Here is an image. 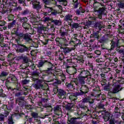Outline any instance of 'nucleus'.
Returning a JSON list of instances; mask_svg holds the SVG:
<instances>
[{
	"instance_id": "nucleus-41",
	"label": "nucleus",
	"mask_w": 124,
	"mask_h": 124,
	"mask_svg": "<svg viewBox=\"0 0 124 124\" xmlns=\"http://www.w3.org/2000/svg\"><path fill=\"white\" fill-rule=\"evenodd\" d=\"M104 91H107V92H109L110 91V87L108 86H106L104 88Z\"/></svg>"
},
{
	"instance_id": "nucleus-59",
	"label": "nucleus",
	"mask_w": 124,
	"mask_h": 124,
	"mask_svg": "<svg viewBox=\"0 0 124 124\" xmlns=\"http://www.w3.org/2000/svg\"><path fill=\"white\" fill-rule=\"evenodd\" d=\"M33 119V118H29L28 119V121L30 123H32V119Z\"/></svg>"
},
{
	"instance_id": "nucleus-11",
	"label": "nucleus",
	"mask_w": 124,
	"mask_h": 124,
	"mask_svg": "<svg viewBox=\"0 0 124 124\" xmlns=\"http://www.w3.org/2000/svg\"><path fill=\"white\" fill-rule=\"evenodd\" d=\"M11 91H13L14 93L15 94V96H20V95H23V92L19 89L11 88Z\"/></svg>"
},
{
	"instance_id": "nucleus-12",
	"label": "nucleus",
	"mask_w": 124,
	"mask_h": 124,
	"mask_svg": "<svg viewBox=\"0 0 124 124\" xmlns=\"http://www.w3.org/2000/svg\"><path fill=\"white\" fill-rule=\"evenodd\" d=\"M32 4L34 9H36V10H40L41 9L42 6L39 2H33L32 3Z\"/></svg>"
},
{
	"instance_id": "nucleus-45",
	"label": "nucleus",
	"mask_w": 124,
	"mask_h": 124,
	"mask_svg": "<svg viewBox=\"0 0 124 124\" xmlns=\"http://www.w3.org/2000/svg\"><path fill=\"white\" fill-rule=\"evenodd\" d=\"M38 32L39 33H43L44 31H43V30L42 29V28H39L38 29Z\"/></svg>"
},
{
	"instance_id": "nucleus-52",
	"label": "nucleus",
	"mask_w": 124,
	"mask_h": 124,
	"mask_svg": "<svg viewBox=\"0 0 124 124\" xmlns=\"http://www.w3.org/2000/svg\"><path fill=\"white\" fill-rule=\"evenodd\" d=\"M87 72H88V71H87L82 70L80 72V74H87Z\"/></svg>"
},
{
	"instance_id": "nucleus-29",
	"label": "nucleus",
	"mask_w": 124,
	"mask_h": 124,
	"mask_svg": "<svg viewBox=\"0 0 124 124\" xmlns=\"http://www.w3.org/2000/svg\"><path fill=\"white\" fill-rule=\"evenodd\" d=\"M8 74H9V72L3 71L1 72L0 76H2V77L7 76Z\"/></svg>"
},
{
	"instance_id": "nucleus-60",
	"label": "nucleus",
	"mask_w": 124,
	"mask_h": 124,
	"mask_svg": "<svg viewBox=\"0 0 124 124\" xmlns=\"http://www.w3.org/2000/svg\"><path fill=\"white\" fill-rule=\"evenodd\" d=\"M47 21H49V17H45L44 20V22H47Z\"/></svg>"
},
{
	"instance_id": "nucleus-49",
	"label": "nucleus",
	"mask_w": 124,
	"mask_h": 124,
	"mask_svg": "<svg viewBox=\"0 0 124 124\" xmlns=\"http://www.w3.org/2000/svg\"><path fill=\"white\" fill-rule=\"evenodd\" d=\"M119 7H120L121 8H124V3H120L119 4Z\"/></svg>"
},
{
	"instance_id": "nucleus-28",
	"label": "nucleus",
	"mask_w": 124,
	"mask_h": 124,
	"mask_svg": "<svg viewBox=\"0 0 124 124\" xmlns=\"http://www.w3.org/2000/svg\"><path fill=\"white\" fill-rule=\"evenodd\" d=\"M27 50H28V47H27L26 46H23V47H22L19 50V52H20V53H23V52H25V51H27Z\"/></svg>"
},
{
	"instance_id": "nucleus-55",
	"label": "nucleus",
	"mask_w": 124,
	"mask_h": 124,
	"mask_svg": "<svg viewBox=\"0 0 124 124\" xmlns=\"http://www.w3.org/2000/svg\"><path fill=\"white\" fill-rule=\"evenodd\" d=\"M79 9H80V10H81V13H85V10L83 9L82 8V7H79Z\"/></svg>"
},
{
	"instance_id": "nucleus-44",
	"label": "nucleus",
	"mask_w": 124,
	"mask_h": 124,
	"mask_svg": "<svg viewBox=\"0 0 124 124\" xmlns=\"http://www.w3.org/2000/svg\"><path fill=\"white\" fill-rule=\"evenodd\" d=\"M8 115H9V112L8 111H5L4 112V115L3 116L4 117H7V116H8Z\"/></svg>"
},
{
	"instance_id": "nucleus-22",
	"label": "nucleus",
	"mask_w": 124,
	"mask_h": 124,
	"mask_svg": "<svg viewBox=\"0 0 124 124\" xmlns=\"http://www.w3.org/2000/svg\"><path fill=\"white\" fill-rule=\"evenodd\" d=\"M110 116H111V114H106L103 117L104 121H105V122H108V121H109V120H110Z\"/></svg>"
},
{
	"instance_id": "nucleus-18",
	"label": "nucleus",
	"mask_w": 124,
	"mask_h": 124,
	"mask_svg": "<svg viewBox=\"0 0 124 124\" xmlns=\"http://www.w3.org/2000/svg\"><path fill=\"white\" fill-rule=\"evenodd\" d=\"M22 27L27 31H29V28L31 27V25L28 23H23L22 24Z\"/></svg>"
},
{
	"instance_id": "nucleus-63",
	"label": "nucleus",
	"mask_w": 124,
	"mask_h": 124,
	"mask_svg": "<svg viewBox=\"0 0 124 124\" xmlns=\"http://www.w3.org/2000/svg\"><path fill=\"white\" fill-rule=\"evenodd\" d=\"M101 29H104V27L103 26H99V29L100 31H101Z\"/></svg>"
},
{
	"instance_id": "nucleus-7",
	"label": "nucleus",
	"mask_w": 124,
	"mask_h": 124,
	"mask_svg": "<svg viewBox=\"0 0 124 124\" xmlns=\"http://www.w3.org/2000/svg\"><path fill=\"white\" fill-rule=\"evenodd\" d=\"M72 17H73V16L70 14H68L65 16L64 20L66 22H68V25L69 26H71V23L73 22Z\"/></svg>"
},
{
	"instance_id": "nucleus-27",
	"label": "nucleus",
	"mask_w": 124,
	"mask_h": 124,
	"mask_svg": "<svg viewBox=\"0 0 124 124\" xmlns=\"http://www.w3.org/2000/svg\"><path fill=\"white\" fill-rule=\"evenodd\" d=\"M59 2H62L61 4H62L64 6L67 5V0H59Z\"/></svg>"
},
{
	"instance_id": "nucleus-42",
	"label": "nucleus",
	"mask_w": 124,
	"mask_h": 124,
	"mask_svg": "<svg viewBox=\"0 0 124 124\" xmlns=\"http://www.w3.org/2000/svg\"><path fill=\"white\" fill-rule=\"evenodd\" d=\"M5 25V22L4 21L0 20V27H2Z\"/></svg>"
},
{
	"instance_id": "nucleus-1",
	"label": "nucleus",
	"mask_w": 124,
	"mask_h": 124,
	"mask_svg": "<svg viewBox=\"0 0 124 124\" xmlns=\"http://www.w3.org/2000/svg\"><path fill=\"white\" fill-rule=\"evenodd\" d=\"M32 80L36 83L32 84V86L36 90H45V87L43 85V81L39 80L37 78H34V77L32 78Z\"/></svg>"
},
{
	"instance_id": "nucleus-51",
	"label": "nucleus",
	"mask_w": 124,
	"mask_h": 124,
	"mask_svg": "<svg viewBox=\"0 0 124 124\" xmlns=\"http://www.w3.org/2000/svg\"><path fill=\"white\" fill-rule=\"evenodd\" d=\"M115 113H120L119 112V108L116 107L114 109Z\"/></svg>"
},
{
	"instance_id": "nucleus-3",
	"label": "nucleus",
	"mask_w": 124,
	"mask_h": 124,
	"mask_svg": "<svg viewBox=\"0 0 124 124\" xmlns=\"http://www.w3.org/2000/svg\"><path fill=\"white\" fill-rule=\"evenodd\" d=\"M73 82L76 84L77 86H78V85H79V83H78V80H77V79H73L72 80V82L70 83L66 82L65 83L66 87L71 91H72L75 89V87L73 86Z\"/></svg>"
},
{
	"instance_id": "nucleus-56",
	"label": "nucleus",
	"mask_w": 124,
	"mask_h": 124,
	"mask_svg": "<svg viewBox=\"0 0 124 124\" xmlns=\"http://www.w3.org/2000/svg\"><path fill=\"white\" fill-rule=\"evenodd\" d=\"M76 13L78 15H80V13H81V12L79 10H77Z\"/></svg>"
},
{
	"instance_id": "nucleus-43",
	"label": "nucleus",
	"mask_w": 124,
	"mask_h": 124,
	"mask_svg": "<svg viewBox=\"0 0 124 124\" xmlns=\"http://www.w3.org/2000/svg\"><path fill=\"white\" fill-rule=\"evenodd\" d=\"M7 109L9 111L11 110V104H8L7 106Z\"/></svg>"
},
{
	"instance_id": "nucleus-54",
	"label": "nucleus",
	"mask_w": 124,
	"mask_h": 124,
	"mask_svg": "<svg viewBox=\"0 0 124 124\" xmlns=\"http://www.w3.org/2000/svg\"><path fill=\"white\" fill-rule=\"evenodd\" d=\"M47 10L48 11V12H51V11H53V8H49V7H47Z\"/></svg>"
},
{
	"instance_id": "nucleus-61",
	"label": "nucleus",
	"mask_w": 124,
	"mask_h": 124,
	"mask_svg": "<svg viewBox=\"0 0 124 124\" xmlns=\"http://www.w3.org/2000/svg\"><path fill=\"white\" fill-rule=\"evenodd\" d=\"M19 3H24V0H18Z\"/></svg>"
},
{
	"instance_id": "nucleus-64",
	"label": "nucleus",
	"mask_w": 124,
	"mask_h": 124,
	"mask_svg": "<svg viewBox=\"0 0 124 124\" xmlns=\"http://www.w3.org/2000/svg\"><path fill=\"white\" fill-rule=\"evenodd\" d=\"M99 106H100V107L103 108V107H104V105L101 104H100Z\"/></svg>"
},
{
	"instance_id": "nucleus-46",
	"label": "nucleus",
	"mask_w": 124,
	"mask_h": 124,
	"mask_svg": "<svg viewBox=\"0 0 124 124\" xmlns=\"http://www.w3.org/2000/svg\"><path fill=\"white\" fill-rule=\"evenodd\" d=\"M95 53L96 55H97L98 56H100V55H101V52L99 50H96L95 51Z\"/></svg>"
},
{
	"instance_id": "nucleus-32",
	"label": "nucleus",
	"mask_w": 124,
	"mask_h": 124,
	"mask_svg": "<svg viewBox=\"0 0 124 124\" xmlns=\"http://www.w3.org/2000/svg\"><path fill=\"white\" fill-rule=\"evenodd\" d=\"M31 116L34 119H37L38 118V114L36 112H32L31 113Z\"/></svg>"
},
{
	"instance_id": "nucleus-17",
	"label": "nucleus",
	"mask_w": 124,
	"mask_h": 124,
	"mask_svg": "<svg viewBox=\"0 0 124 124\" xmlns=\"http://www.w3.org/2000/svg\"><path fill=\"white\" fill-rule=\"evenodd\" d=\"M105 11V7L102 6V7H100L98 10V13L99 14L102 15L104 14V12Z\"/></svg>"
},
{
	"instance_id": "nucleus-23",
	"label": "nucleus",
	"mask_w": 124,
	"mask_h": 124,
	"mask_svg": "<svg viewBox=\"0 0 124 124\" xmlns=\"http://www.w3.org/2000/svg\"><path fill=\"white\" fill-rule=\"evenodd\" d=\"M15 24H16V21L14 20L12 23L8 24V29H11V28H13V27L15 26Z\"/></svg>"
},
{
	"instance_id": "nucleus-62",
	"label": "nucleus",
	"mask_w": 124,
	"mask_h": 124,
	"mask_svg": "<svg viewBox=\"0 0 124 124\" xmlns=\"http://www.w3.org/2000/svg\"><path fill=\"white\" fill-rule=\"evenodd\" d=\"M96 62H100L101 61H100V59H97L96 60Z\"/></svg>"
},
{
	"instance_id": "nucleus-30",
	"label": "nucleus",
	"mask_w": 124,
	"mask_h": 124,
	"mask_svg": "<svg viewBox=\"0 0 124 124\" xmlns=\"http://www.w3.org/2000/svg\"><path fill=\"white\" fill-rule=\"evenodd\" d=\"M40 73H41V71L39 70H36L32 72V74H35L36 76H38L39 74H40Z\"/></svg>"
},
{
	"instance_id": "nucleus-57",
	"label": "nucleus",
	"mask_w": 124,
	"mask_h": 124,
	"mask_svg": "<svg viewBox=\"0 0 124 124\" xmlns=\"http://www.w3.org/2000/svg\"><path fill=\"white\" fill-rule=\"evenodd\" d=\"M45 4H49V1L47 0H43Z\"/></svg>"
},
{
	"instance_id": "nucleus-24",
	"label": "nucleus",
	"mask_w": 124,
	"mask_h": 124,
	"mask_svg": "<svg viewBox=\"0 0 124 124\" xmlns=\"http://www.w3.org/2000/svg\"><path fill=\"white\" fill-rule=\"evenodd\" d=\"M8 80L9 81V82H13V83H14V82H16L17 81V78L15 77H10L8 78Z\"/></svg>"
},
{
	"instance_id": "nucleus-47",
	"label": "nucleus",
	"mask_w": 124,
	"mask_h": 124,
	"mask_svg": "<svg viewBox=\"0 0 124 124\" xmlns=\"http://www.w3.org/2000/svg\"><path fill=\"white\" fill-rule=\"evenodd\" d=\"M22 22H23V23H27V22H28V18H27L26 17H24L22 20H21Z\"/></svg>"
},
{
	"instance_id": "nucleus-31",
	"label": "nucleus",
	"mask_w": 124,
	"mask_h": 124,
	"mask_svg": "<svg viewBox=\"0 0 124 124\" xmlns=\"http://www.w3.org/2000/svg\"><path fill=\"white\" fill-rule=\"evenodd\" d=\"M71 26H72V29H78V28H79V24L76 23H74Z\"/></svg>"
},
{
	"instance_id": "nucleus-38",
	"label": "nucleus",
	"mask_w": 124,
	"mask_h": 124,
	"mask_svg": "<svg viewBox=\"0 0 124 124\" xmlns=\"http://www.w3.org/2000/svg\"><path fill=\"white\" fill-rule=\"evenodd\" d=\"M58 14V11L56 10H52V12H51L52 15H54V16H55V15H57Z\"/></svg>"
},
{
	"instance_id": "nucleus-10",
	"label": "nucleus",
	"mask_w": 124,
	"mask_h": 124,
	"mask_svg": "<svg viewBox=\"0 0 124 124\" xmlns=\"http://www.w3.org/2000/svg\"><path fill=\"white\" fill-rule=\"evenodd\" d=\"M82 118H83V116H80L78 118H72L70 117H68L67 124H75V123H76V120H78V119H82Z\"/></svg>"
},
{
	"instance_id": "nucleus-36",
	"label": "nucleus",
	"mask_w": 124,
	"mask_h": 124,
	"mask_svg": "<svg viewBox=\"0 0 124 124\" xmlns=\"http://www.w3.org/2000/svg\"><path fill=\"white\" fill-rule=\"evenodd\" d=\"M0 121L4 122V116L3 114H0Z\"/></svg>"
},
{
	"instance_id": "nucleus-4",
	"label": "nucleus",
	"mask_w": 124,
	"mask_h": 124,
	"mask_svg": "<svg viewBox=\"0 0 124 124\" xmlns=\"http://www.w3.org/2000/svg\"><path fill=\"white\" fill-rule=\"evenodd\" d=\"M53 91L56 92H54V93H58V96L59 98H62V96H64V95L66 94V92L62 89H57V88H55L54 89Z\"/></svg>"
},
{
	"instance_id": "nucleus-35",
	"label": "nucleus",
	"mask_w": 124,
	"mask_h": 124,
	"mask_svg": "<svg viewBox=\"0 0 124 124\" xmlns=\"http://www.w3.org/2000/svg\"><path fill=\"white\" fill-rule=\"evenodd\" d=\"M8 124H13V119H12V116H11L8 119Z\"/></svg>"
},
{
	"instance_id": "nucleus-26",
	"label": "nucleus",
	"mask_w": 124,
	"mask_h": 124,
	"mask_svg": "<svg viewBox=\"0 0 124 124\" xmlns=\"http://www.w3.org/2000/svg\"><path fill=\"white\" fill-rule=\"evenodd\" d=\"M98 33H99V31L97 32H94L93 33V37L94 38H96L97 39V40H98V39H99V38H100V37H99V35L98 34Z\"/></svg>"
},
{
	"instance_id": "nucleus-20",
	"label": "nucleus",
	"mask_w": 124,
	"mask_h": 124,
	"mask_svg": "<svg viewBox=\"0 0 124 124\" xmlns=\"http://www.w3.org/2000/svg\"><path fill=\"white\" fill-rule=\"evenodd\" d=\"M52 23H53L55 26H61L62 25V21H61V20L55 19L52 20Z\"/></svg>"
},
{
	"instance_id": "nucleus-5",
	"label": "nucleus",
	"mask_w": 124,
	"mask_h": 124,
	"mask_svg": "<svg viewBox=\"0 0 124 124\" xmlns=\"http://www.w3.org/2000/svg\"><path fill=\"white\" fill-rule=\"evenodd\" d=\"M52 110H53L54 114L57 116H60V115L62 114V106L61 105H57L54 107Z\"/></svg>"
},
{
	"instance_id": "nucleus-53",
	"label": "nucleus",
	"mask_w": 124,
	"mask_h": 124,
	"mask_svg": "<svg viewBox=\"0 0 124 124\" xmlns=\"http://www.w3.org/2000/svg\"><path fill=\"white\" fill-rule=\"evenodd\" d=\"M119 53H122L124 55V49H121L119 50ZM123 58V60H124V56Z\"/></svg>"
},
{
	"instance_id": "nucleus-33",
	"label": "nucleus",
	"mask_w": 124,
	"mask_h": 124,
	"mask_svg": "<svg viewBox=\"0 0 124 124\" xmlns=\"http://www.w3.org/2000/svg\"><path fill=\"white\" fill-rule=\"evenodd\" d=\"M65 108H66V110H70L71 109V108H72V104H68L67 105V106H66Z\"/></svg>"
},
{
	"instance_id": "nucleus-8",
	"label": "nucleus",
	"mask_w": 124,
	"mask_h": 124,
	"mask_svg": "<svg viewBox=\"0 0 124 124\" xmlns=\"http://www.w3.org/2000/svg\"><path fill=\"white\" fill-rule=\"evenodd\" d=\"M93 11L94 12H97L98 13V10L96 9V8L98 7H102V6H104L103 4L96 1H94L93 4Z\"/></svg>"
},
{
	"instance_id": "nucleus-50",
	"label": "nucleus",
	"mask_w": 124,
	"mask_h": 124,
	"mask_svg": "<svg viewBox=\"0 0 124 124\" xmlns=\"http://www.w3.org/2000/svg\"><path fill=\"white\" fill-rule=\"evenodd\" d=\"M63 56V58L64 59V56H63V55L62 54V53H61L60 55H59V60H60V61H62V58L61 57Z\"/></svg>"
},
{
	"instance_id": "nucleus-16",
	"label": "nucleus",
	"mask_w": 124,
	"mask_h": 124,
	"mask_svg": "<svg viewBox=\"0 0 124 124\" xmlns=\"http://www.w3.org/2000/svg\"><path fill=\"white\" fill-rule=\"evenodd\" d=\"M69 99L71 101H75L77 99V96L74 93H72L69 96Z\"/></svg>"
},
{
	"instance_id": "nucleus-58",
	"label": "nucleus",
	"mask_w": 124,
	"mask_h": 124,
	"mask_svg": "<svg viewBox=\"0 0 124 124\" xmlns=\"http://www.w3.org/2000/svg\"><path fill=\"white\" fill-rule=\"evenodd\" d=\"M73 20H74V21H79V20H78V17H77V16L74 17Z\"/></svg>"
},
{
	"instance_id": "nucleus-34",
	"label": "nucleus",
	"mask_w": 124,
	"mask_h": 124,
	"mask_svg": "<svg viewBox=\"0 0 124 124\" xmlns=\"http://www.w3.org/2000/svg\"><path fill=\"white\" fill-rule=\"evenodd\" d=\"M22 59L25 63H28V62H29V58L26 56H24V57H23Z\"/></svg>"
},
{
	"instance_id": "nucleus-15",
	"label": "nucleus",
	"mask_w": 124,
	"mask_h": 124,
	"mask_svg": "<svg viewBox=\"0 0 124 124\" xmlns=\"http://www.w3.org/2000/svg\"><path fill=\"white\" fill-rule=\"evenodd\" d=\"M24 102H25L24 97H20L16 99V103H24Z\"/></svg>"
},
{
	"instance_id": "nucleus-48",
	"label": "nucleus",
	"mask_w": 124,
	"mask_h": 124,
	"mask_svg": "<svg viewBox=\"0 0 124 124\" xmlns=\"http://www.w3.org/2000/svg\"><path fill=\"white\" fill-rule=\"evenodd\" d=\"M55 5H56V6H57V7H58V8H59V9H60L61 10H62V6H61V5H57V3H55Z\"/></svg>"
},
{
	"instance_id": "nucleus-14",
	"label": "nucleus",
	"mask_w": 124,
	"mask_h": 124,
	"mask_svg": "<svg viewBox=\"0 0 124 124\" xmlns=\"http://www.w3.org/2000/svg\"><path fill=\"white\" fill-rule=\"evenodd\" d=\"M22 37L25 39L26 41H31V35L26 33V34H23L22 35Z\"/></svg>"
},
{
	"instance_id": "nucleus-25",
	"label": "nucleus",
	"mask_w": 124,
	"mask_h": 124,
	"mask_svg": "<svg viewBox=\"0 0 124 124\" xmlns=\"http://www.w3.org/2000/svg\"><path fill=\"white\" fill-rule=\"evenodd\" d=\"M63 53L66 55L68 53H69V52H71V49L69 48V47H66L63 48Z\"/></svg>"
},
{
	"instance_id": "nucleus-39",
	"label": "nucleus",
	"mask_w": 124,
	"mask_h": 124,
	"mask_svg": "<svg viewBox=\"0 0 124 124\" xmlns=\"http://www.w3.org/2000/svg\"><path fill=\"white\" fill-rule=\"evenodd\" d=\"M44 63H45V62H39V63H38V67H41L43 66V64H44Z\"/></svg>"
},
{
	"instance_id": "nucleus-2",
	"label": "nucleus",
	"mask_w": 124,
	"mask_h": 124,
	"mask_svg": "<svg viewBox=\"0 0 124 124\" xmlns=\"http://www.w3.org/2000/svg\"><path fill=\"white\" fill-rule=\"evenodd\" d=\"M81 104H79V106L80 108H82V109H84L85 110L88 109V107L84 106V104L85 103H88L91 105V104H93L94 102V100L91 98V97H87L84 98L82 99V101L80 102Z\"/></svg>"
},
{
	"instance_id": "nucleus-13",
	"label": "nucleus",
	"mask_w": 124,
	"mask_h": 124,
	"mask_svg": "<svg viewBox=\"0 0 124 124\" xmlns=\"http://www.w3.org/2000/svg\"><path fill=\"white\" fill-rule=\"evenodd\" d=\"M120 91H122L121 86H120V85H117L110 91V92L112 93H119Z\"/></svg>"
},
{
	"instance_id": "nucleus-40",
	"label": "nucleus",
	"mask_w": 124,
	"mask_h": 124,
	"mask_svg": "<svg viewBox=\"0 0 124 124\" xmlns=\"http://www.w3.org/2000/svg\"><path fill=\"white\" fill-rule=\"evenodd\" d=\"M30 81L27 79H24L22 81V83L23 85H27L28 83H29Z\"/></svg>"
},
{
	"instance_id": "nucleus-37",
	"label": "nucleus",
	"mask_w": 124,
	"mask_h": 124,
	"mask_svg": "<svg viewBox=\"0 0 124 124\" xmlns=\"http://www.w3.org/2000/svg\"><path fill=\"white\" fill-rule=\"evenodd\" d=\"M61 35L62 38V37H64V36H65L66 35H67V32L63 31L61 32Z\"/></svg>"
},
{
	"instance_id": "nucleus-21",
	"label": "nucleus",
	"mask_w": 124,
	"mask_h": 124,
	"mask_svg": "<svg viewBox=\"0 0 124 124\" xmlns=\"http://www.w3.org/2000/svg\"><path fill=\"white\" fill-rule=\"evenodd\" d=\"M79 82L81 86H84V85H85V78L83 77L79 78Z\"/></svg>"
},
{
	"instance_id": "nucleus-6",
	"label": "nucleus",
	"mask_w": 124,
	"mask_h": 124,
	"mask_svg": "<svg viewBox=\"0 0 124 124\" xmlns=\"http://www.w3.org/2000/svg\"><path fill=\"white\" fill-rule=\"evenodd\" d=\"M88 90L89 88L83 85L80 89V92L77 93V95H82V94H84V93H87Z\"/></svg>"
},
{
	"instance_id": "nucleus-19",
	"label": "nucleus",
	"mask_w": 124,
	"mask_h": 124,
	"mask_svg": "<svg viewBox=\"0 0 124 124\" xmlns=\"http://www.w3.org/2000/svg\"><path fill=\"white\" fill-rule=\"evenodd\" d=\"M115 47H118V41H112L111 42V49H113L115 48Z\"/></svg>"
},
{
	"instance_id": "nucleus-9",
	"label": "nucleus",
	"mask_w": 124,
	"mask_h": 124,
	"mask_svg": "<svg viewBox=\"0 0 124 124\" xmlns=\"http://www.w3.org/2000/svg\"><path fill=\"white\" fill-rule=\"evenodd\" d=\"M39 105H42L43 107H45L46 108H47V107L51 108L52 107L50 104H48V99H43L41 103Z\"/></svg>"
}]
</instances>
